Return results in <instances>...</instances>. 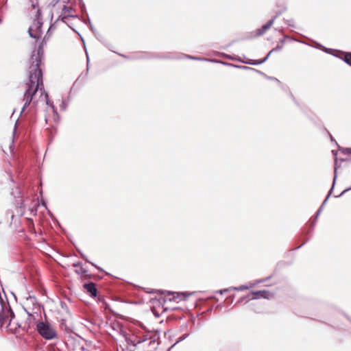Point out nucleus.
<instances>
[{
    "label": "nucleus",
    "instance_id": "nucleus-8",
    "mask_svg": "<svg viewBox=\"0 0 351 351\" xmlns=\"http://www.w3.org/2000/svg\"><path fill=\"white\" fill-rule=\"evenodd\" d=\"M281 14V12H277L276 14L270 19L266 24L263 25L261 28L258 29L257 34L258 36H261L264 34L274 24L276 18H278Z\"/></svg>",
    "mask_w": 351,
    "mask_h": 351
},
{
    "label": "nucleus",
    "instance_id": "nucleus-16",
    "mask_svg": "<svg viewBox=\"0 0 351 351\" xmlns=\"http://www.w3.org/2000/svg\"><path fill=\"white\" fill-rule=\"evenodd\" d=\"M219 62L223 64L230 65V66H233L237 67V68H241V69H251V70L254 69H252L251 67H248V66H245L233 65L232 64L226 63V62H221V61H220Z\"/></svg>",
    "mask_w": 351,
    "mask_h": 351
},
{
    "label": "nucleus",
    "instance_id": "nucleus-33",
    "mask_svg": "<svg viewBox=\"0 0 351 351\" xmlns=\"http://www.w3.org/2000/svg\"><path fill=\"white\" fill-rule=\"evenodd\" d=\"M245 298H247V296L245 298L243 297V298H240V300L238 301V302H242Z\"/></svg>",
    "mask_w": 351,
    "mask_h": 351
},
{
    "label": "nucleus",
    "instance_id": "nucleus-25",
    "mask_svg": "<svg viewBox=\"0 0 351 351\" xmlns=\"http://www.w3.org/2000/svg\"><path fill=\"white\" fill-rule=\"evenodd\" d=\"M81 266H82L81 262H77V263H74L73 264V267H81Z\"/></svg>",
    "mask_w": 351,
    "mask_h": 351
},
{
    "label": "nucleus",
    "instance_id": "nucleus-29",
    "mask_svg": "<svg viewBox=\"0 0 351 351\" xmlns=\"http://www.w3.org/2000/svg\"><path fill=\"white\" fill-rule=\"evenodd\" d=\"M88 24H89V27H90V29H91L93 32H94V28H93V25H92V24H91V23H90V19H88Z\"/></svg>",
    "mask_w": 351,
    "mask_h": 351
},
{
    "label": "nucleus",
    "instance_id": "nucleus-21",
    "mask_svg": "<svg viewBox=\"0 0 351 351\" xmlns=\"http://www.w3.org/2000/svg\"><path fill=\"white\" fill-rule=\"evenodd\" d=\"M232 291L231 287L227 289H221L217 291V293H219L220 294H223L224 293Z\"/></svg>",
    "mask_w": 351,
    "mask_h": 351
},
{
    "label": "nucleus",
    "instance_id": "nucleus-4",
    "mask_svg": "<svg viewBox=\"0 0 351 351\" xmlns=\"http://www.w3.org/2000/svg\"><path fill=\"white\" fill-rule=\"evenodd\" d=\"M27 305L32 304L33 306L32 313L29 312L26 308L25 311L27 312L29 317H32L34 319H36L35 315H38V312L40 310V305L38 303L36 298L34 296L29 295L27 298L26 300Z\"/></svg>",
    "mask_w": 351,
    "mask_h": 351
},
{
    "label": "nucleus",
    "instance_id": "nucleus-10",
    "mask_svg": "<svg viewBox=\"0 0 351 351\" xmlns=\"http://www.w3.org/2000/svg\"><path fill=\"white\" fill-rule=\"evenodd\" d=\"M84 287L86 289L87 292L90 293V295L92 297L97 296V289L96 288L95 283L89 282V283L84 284Z\"/></svg>",
    "mask_w": 351,
    "mask_h": 351
},
{
    "label": "nucleus",
    "instance_id": "nucleus-36",
    "mask_svg": "<svg viewBox=\"0 0 351 351\" xmlns=\"http://www.w3.org/2000/svg\"><path fill=\"white\" fill-rule=\"evenodd\" d=\"M53 351H60V350H55V349H53Z\"/></svg>",
    "mask_w": 351,
    "mask_h": 351
},
{
    "label": "nucleus",
    "instance_id": "nucleus-12",
    "mask_svg": "<svg viewBox=\"0 0 351 351\" xmlns=\"http://www.w3.org/2000/svg\"><path fill=\"white\" fill-rule=\"evenodd\" d=\"M71 8H69V7H67L66 5H64L63 8H62V12L63 13L65 14L62 19V21L63 22H65V19L69 16V17H74L75 16H73L71 14Z\"/></svg>",
    "mask_w": 351,
    "mask_h": 351
},
{
    "label": "nucleus",
    "instance_id": "nucleus-11",
    "mask_svg": "<svg viewBox=\"0 0 351 351\" xmlns=\"http://www.w3.org/2000/svg\"><path fill=\"white\" fill-rule=\"evenodd\" d=\"M341 53V56L335 55V56L343 60L346 64L351 66V52L339 51Z\"/></svg>",
    "mask_w": 351,
    "mask_h": 351
},
{
    "label": "nucleus",
    "instance_id": "nucleus-15",
    "mask_svg": "<svg viewBox=\"0 0 351 351\" xmlns=\"http://www.w3.org/2000/svg\"><path fill=\"white\" fill-rule=\"evenodd\" d=\"M189 334L188 333H186L184 335H183L182 336H181L180 337L178 338V339L176 341V342L172 345L169 349H168V351H170V350L171 349V348H173L176 344L182 341L183 340H184L186 338H187L189 337Z\"/></svg>",
    "mask_w": 351,
    "mask_h": 351
},
{
    "label": "nucleus",
    "instance_id": "nucleus-7",
    "mask_svg": "<svg viewBox=\"0 0 351 351\" xmlns=\"http://www.w3.org/2000/svg\"><path fill=\"white\" fill-rule=\"evenodd\" d=\"M336 178H337V168L335 167V176H334V179H333L332 186L331 189H330L329 193H328V195L326 196V199H324V201L323 202V203L322 204V205L320 206V207L317 210V211L316 213V216H315V221L312 223V225H311L312 227L315 225V221H316L317 218L320 215L321 212L322 211V209L324 208V205L326 204V203L328 201L330 195L332 193V190L334 189V186H335Z\"/></svg>",
    "mask_w": 351,
    "mask_h": 351
},
{
    "label": "nucleus",
    "instance_id": "nucleus-9",
    "mask_svg": "<svg viewBox=\"0 0 351 351\" xmlns=\"http://www.w3.org/2000/svg\"><path fill=\"white\" fill-rule=\"evenodd\" d=\"M265 280H258L256 281V282H251L250 283L249 285H241L239 287H231V289L232 290H234V291H245V290H247L249 289L250 288H252L253 287H254L256 285H258L259 283H261L263 282H264Z\"/></svg>",
    "mask_w": 351,
    "mask_h": 351
},
{
    "label": "nucleus",
    "instance_id": "nucleus-3",
    "mask_svg": "<svg viewBox=\"0 0 351 351\" xmlns=\"http://www.w3.org/2000/svg\"><path fill=\"white\" fill-rule=\"evenodd\" d=\"M41 12L38 9L36 12V19L34 20L32 25L29 27L28 33L30 37L38 39L42 34L41 27L43 25L42 19L40 18Z\"/></svg>",
    "mask_w": 351,
    "mask_h": 351
},
{
    "label": "nucleus",
    "instance_id": "nucleus-18",
    "mask_svg": "<svg viewBox=\"0 0 351 351\" xmlns=\"http://www.w3.org/2000/svg\"><path fill=\"white\" fill-rule=\"evenodd\" d=\"M45 97L47 98V104L51 107V108L53 109V112H56V109H55L54 105L53 104V103H51L49 101V99H48V95H47V93H45Z\"/></svg>",
    "mask_w": 351,
    "mask_h": 351
},
{
    "label": "nucleus",
    "instance_id": "nucleus-13",
    "mask_svg": "<svg viewBox=\"0 0 351 351\" xmlns=\"http://www.w3.org/2000/svg\"><path fill=\"white\" fill-rule=\"evenodd\" d=\"M176 296L173 297V299L176 300L177 298H180L182 297L180 300H185L187 297L192 295V293H186V292H180V293H175Z\"/></svg>",
    "mask_w": 351,
    "mask_h": 351
},
{
    "label": "nucleus",
    "instance_id": "nucleus-14",
    "mask_svg": "<svg viewBox=\"0 0 351 351\" xmlns=\"http://www.w3.org/2000/svg\"><path fill=\"white\" fill-rule=\"evenodd\" d=\"M77 252L80 253L81 258H83L84 260H85L86 262H88V263H90L93 266H94V267H95V268H97V269L101 270V271L102 270V269H101L99 266H97V265H95V263H92V262L89 261H88V258H87V256H86L84 254H83V253H82L80 250H77Z\"/></svg>",
    "mask_w": 351,
    "mask_h": 351
},
{
    "label": "nucleus",
    "instance_id": "nucleus-35",
    "mask_svg": "<svg viewBox=\"0 0 351 351\" xmlns=\"http://www.w3.org/2000/svg\"><path fill=\"white\" fill-rule=\"evenodd\" d=\"M328 135L330 136V139L332 141H333V138H332V135L330 133H328Z\"/></svg>",
    "mask_w": 351,
    "mask_h": 351
},
{
    "label": "nucleus",
    "instance_id": "nucleus-17",
    "mask_svg": "<svg viewBox=\"0 0 351 351\" xmlns=\"http://www.w3.org/2000/svg\"><path fill=\"white\" fill-rule=\"evenodd\" d=\"M184 56H185V58H186L188 59H191V60L210 61V60H208L207 58H198V57L192 56H189V55H185Z\"/></svg>",
    "mask_w": 351,
    "mask_h": 351
},
{
    "label": "nucleus",
    "instance_id": "nucleus-1",
    "mask_svg": "<svg viewBox=\"0 0 351 351\" xmlns=\"http://www.w3.org/2000/svg\"><path fill=\"white\" fill-rule=\"evenodd\" d=\"M43 48L39 45L36 50L34 51L29 60V80L27 82V89L24 93L25 104L21 112L28 106L32 101L33 96L40 86H43V73L40 67L43 56Z\"/></svg>",
    "mask_w": 351,
    "mask_h": 351
},
{
    "label": "nucleus",
    "instance_id": "nucleus-22",
    "mask_svg": "<svg viewBox=\"0 0 351 351\" xmlns=\"http://www.w3.org/2000/svg\"><path fill=\"white\" fill-rule=\"evenodd\" d=\"M350 190H351V186H350V187H348V189H346L345 190H343V191L341 193V194H340V195H335L334 197H335V198L339 197H341L342 195H343L344 193H346L347 191H350Z\"/></svg>",
    "mask_w": 351,
    "mask_h": 351
},
{
    "label": "nucleus",
    "instance_id": "nucleus-26",
    "mask_svg": "<svg viewBox=\"0 0 351 351\" xmlns=\"http://www.w3.org/2000/svg\"><path fill=\"white\" fill-rule=\"evenodd\" d=\"M32 1V6L33 8H36V7L38 6V1L34 2L32 0H30Z\"/></svg>",
    "mask_w": 351,
    "mask_h": 351
},
{
    "label": "nucleus",
    "instance_id": "nucleus-27",
    "mask_svg": "<svg viewBox=\"0 0 351 351\" xmlns=\"http://www.w3.org/2000/svg\"><path fill=\"white\" fill-rule=\"evenodd\" d=\"M289 36H285L284 38L280 40L281 44L282 45L285 43V40L289 39Z\"/></svg>",
    "mask_w": 351,
    "mask_h": 351
},
{
    "label": "nucleus",
    "instance_id": "nucleus-23",
    "mask_svg": "<svg viewBox=\"0 0 351 351\" xmlns=\"http://www.w3.org/2000/svg\"><path fill=\"white\" fill-rule=\"evenodd\" d=\"M343 153L345 154H351V148H346L343 149Z\"/></svg>",
    "mask_w": 351,
    "mask_h": 351
},
{
    "label": "nucleus",
    "instance_id": "nucleus-5",
    "mask_svg": "<svg viewBox=\"0 0 351 351\" xmlns=\"http://www.w3.org/2000/svg\"><path fill=\"white\" fill-rule=\"evenodd\" d=\"M273 297V293L266 290L251 291L247 295V298H249V300H257L260 298L271 299Z\"/></svg>",
    "mask_w": 351,
    "mask_h": 351
},
{
    "label": "nucleus",
    "instance_id": "nucleus-30",
    "mask_svg": "<svg viewBox=\"0 0 351 351\" xmlns=\"http://www.w3.org/2000/svg\"><path fill=\"white\" fill-rule=\"evenodd\" d=\"M269 79H270V80H272V81H276V82H277L278 84H280V81H279L278 79L275 78V77H269Z\"/></svg>",
    "mask_w": 351,
    "mask_h": 351
},
{
    "label": "nucleus",
    "instance_id": "nucleus-19",
    "mask_svg": "<svg viewBox=\"0 0 351 351\" xmlns=\"http://www.w3.org/2000/svg\"><path fill=\"white\" fill-rule=\"evenodd\" d=\"M226 58H228V60H237V61H239V62H241L243 63V60H241V59H239V58H234V57H232V56H230V55H226ZM249 60H247V61H249Z\"/></svg>",
    "mask_w": 351,
    "mask_h": 351
},
{
    "label": "nucleus",
    "instance_id": "nucleus-32",
    "mask_svg": "<svg viewBox=\"0 0 351 351\" xmlns=\"http://www.w3.org/2000/svg\"><path fill=\"white\" fill-rule=\"evenodd\" d=\"M10 316H11L12 317H14V313H13V311H12L11 309H10Z\"/></svg>",
    "mask_w": 351,
    "mask_h": 351
},
{
    "label": "nucleus",
    "instance_id": "nucleus-2",
    "mask_svg": "<svg viewBox=\"0 0 351 351\" xmlns=\"http://www.w3.org/2000/svg\"><path fill=\"white\" fill-rule=\"evenodd\" d=\"M38 334L46 340L58 339L56 328L49 322H38L36 324Z\"/></svg>",
    "mask_w": 351,
    "mask_h": 351
},
{
    "label": "nucleus",
    "instance_id": "nucleus-20",
    "mask_svg": "<svg viewBox=\"0 0 351 351\" xmlns=\"http://www.w3.org/2000/svg\"><path fill=\"white\" fill-rule=\"evenodd\" d=\"M285 23L291 27H295L294 21L293 19L286 20Z\"/></svg>",
    "mask_w": 351,
    "mask_h": 351
},
{
    "label": "nucleus",
    "instance_id": "nucleus-24",
    "mask_svg": "<svg viewBox=\"0 0 351 351\" xmlns=\"http://www.w3.org/2000/svg\"><path fill=\"white\" fill-rule=\"evenodd\" d=\"M76 272L77 274H80V273H82V274H86V270H85L83 267H81L80 269V271L76 270Z\"/></svg>",
    "mask_w": 351,
    "mask_h": 351
},
{
    "label": "nucleus",
    "instance_id": "nucleus-31",
    "mask_svg": "<svg viewBox=\"0 0 351 351\" xmlns=\"http://www.w3.org/2000/svg\"><path fill=\"white\" fill-rule=\"evenodd\" d=\"M162 58H175V57H173L170 55H168V56H163Z\"/></svg>",
    "mask_w": 351,
    "mask_h": 351
},
{
    "label": "nucleus",
    "instance_id": "nucleus-28",
    "mask_svg": "<svg viewBox=\"0 0 351 351\" xmlns=\"http://www.w3.org/2000/svg\"><path fill=\"white\" fill-rule=\"evenodd\" d=\"M60 107H61V108H62V110H64V109L66 108V104H64V101H62V104H61V106H60Z\"/></svg>",
    "mask_w": 351,
    "mask_h": 351
},
{
    "label": "nucleus",
    "instance_id": "nucleus-34",
    "mask_svg": "<svg viewBox=\"0 0 351 351\" xmlns=\"http://www.w3.org/2000/svg\"><path fill=\"white\" fill-rule=\"evenodd\" d=\"M86 57H87V64H88V62H89V57L88 56V54L86 53Z\"/></svg>",
    "mask_w": 351,
    "mask_h": 351
},
{
    "label": "nucleus",
    "instance_id": "nucleus-6",
    "mask_svg": "<svg viewBox=\"0 0 351 351\" xmlns=\"http://www.w3.org/2000/svg\"><path fill=\"white\" fill-rule=\"evenodd\" d=\"M282 48H283V45H282V44L281 45H278L275 48L272 49L263 59L260 60L243 61V62L244 64H250V65L261 64L265 62L268 59V58L269 57L271 53H272L274 51H280Z\"/></svg>",
    "mask_w": 351,
    "mask_h": 351
}]
</instances>
